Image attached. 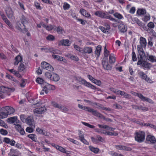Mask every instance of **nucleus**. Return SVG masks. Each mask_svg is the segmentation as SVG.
<instances>
[{"label":"nucleus","instance_id":"58836bf2","mask_svg":"<svg viewBox=\"0 0 156 156\" xmlns=\"http://www.w3.org/2000/svg\"><path fill=\"white\" fill-rule=\"evenodd\" d=\"M34 125L32 126L31 127H27L26 129V131L29 133H32L34 130Z\"/></svg>","mask_w":156,"mask_h":156},{"label":"nucleus","instance_id":"e2e57ef3","mask_svg":"<svg viewBox=\"0 0 156 156\" xmlns=\"http://www.w3.org/2000/svg\"><path fill=\"white\" fill-rule=\"evenodd\" d=\"M63 8L64 10L69 9L70 7V5L67 3H64L63 5Z\"/></svg>","mask_w":156,"mask_h":156},{"label":"nucleus","instance_id":"f8f14e48","mask_svg":"<svg viewBox=\"0 0 156 156\" xmlns=\"http://www.w3.org/2000/svg\"><path fill=\"white\" fill-rule=\"evenodd\" d=\"M41 66L43 69L50 71H53L54 70L52 66L45 62H42L41 64Z\"/></svg>","mask_w":156,"mask_h":156},{"label":"nucleus","instance_id":"bf43d9fd","mask_svg":"<svg viewBox=\"0 0 156 156\" xmlns=\"http://www.w3.org/2000/svg\"><path fill=\"white\" fill-rule=\"evenodd\" d=\"M147 26L148 28H150L149 29H151L154 28L155 27L154 23L151 22L149 23L147 25Z\"/></svg>","mask_w":156,"mask_h":156},{"label":"nucleus","instance_id":"a18cd8bd","mask_svg":"<svg viewBox=\"0 0 156 156\" xmlns=\"http://www.w3.org/2000/svg\"><path fill=\"white\" fill-rule=\"evenodd\" d=\"M151 16L149 14H146L143 19V20L145 22H147L150 19Z\"/></svg>","mask_w":156,"mask_h":156},{"label":"nucleus","instance_id":"f3484780","mask_svg":"<svg viewBox=\"0 0 156 156\" xmlns=\"http://www.w3.org/2000/svg\"><path fill=\"white\" fill-rule=\"evenodd\" d=\"M102 14V18L108 19L112 21H115V19L109 15L107 12H103Z\"/></svg>","mask_w":156,"mask_h":156},{"label":"nucleus","instance_id":"dca6fc26","mask_svg":"<svg viewBox=\"0 0 156 156\" xmlns=\"http://www.w3.org/2000/svg\"><path fill=\"white\" fill-rule=\"evenodd\" d=\"M146 140L147 141L151 144H154L156 142V139L154 136L148 135L146 137Z\"/></svg>","mask_w":156,"mask_h":156},{"label":"nucleus","instance_id":"20e7f679","mask_svg":"<svg viewBox=\"0 0 156 156\" xmlns=\"http://www.w3.org/2000/svg\"><path fill=\"white\" fill-rule=\"evenodd\" d=\"M135 134V138L136 141L139 143L144 141L145 136V133L144 132L139 131L136 132Z\"/></svg>","mask_w":156,"mask_h":156},{"label":"nucleus","instance_id":"4be33fe9","mask_svg":"<svg viewBox=\"0 0 156 156\" xmlns=\"http://www.w3.org/2000/svg\"><path fill=\"white\" fill-rule=\"evenodd\" d=\"M133 21L135 22L139 26L142 28L143 29L144 27H146L145 25L136 17L134 18L133 19Z\"/></svg>","mask_w":156,"mask_h":156},{"label":"nucleus","instance_id":"0e129e2a","mask_svg":"<svg viewBox=\"0 0 156 156\" xmlns=\"http://www.w3.org/2000/svg\"><path fill=\"white\" fill-rule=\"evenodd\" d=\"M98 86H100L101 84V82L100 80H98L95 79L92 82Z\"/></svg>","mask_w":156,"mask_h":156},{"label":"nucleus","instance_id":"37998d69","mask_svg":"<svg viewBox=\"0 0 156 156\" xmlns=\"http://www.w3.org/2000/svg\"><path fill=\"white\" fill-rule=\"evenodd\" d=\"M8 116L7 114L5 111H2V112H0V119H3L7 117Z\"/></svg>","mask_w":156,"mask_h":156},{"label":"nucleus","instance_id":"9d476101","mask_svg":"<svg viewBox=\"0 0 156 156\" xmlns=\"http://www.w3.org/2000/svg\"><path fill=\"white\" fill-rule=\"evenodd\" d=\"M138 74L140 77L145 80L147 82L150 83H153L154 82L150 78L147 77L144 72H139L138 73Z\"/></svg>","mask_w":156,"mask_h":156},{"label":"nucleus","instance_id":"3c124183","mask_svg":"<svg viewBox=\"0 0 156 156\" xmlns=\"http://www.w3.org/2000/svg\"><path fill=\"white\" fill-rule=\"evenodd\" d=\"M52 57L54 58H56L57 60L60 61H62V60H63V57L60 56L59 55H52Z\"/></svg>","mask_w":156,"mask_h":156},{"label":"nucleus","instance_id":"39448f33","mask_svg":"<svg viewBox=\"0 0 156 156\" xmlns=\"http://www.w3.org/2000/svg\"><path fill=\"white\" fill-rule=\"evenodd\" d=\"M45 76L48 79L55 82L58 81L60 79L59 76L54 73L46 72L45 73Z\"/></svg>","mask_w":156,"mask_h":156},{"label":"nucleus","instance_id":"69168bd1","mask_svg":"<svg viewBox=\"0 0 156 156\" xmlns=\"http://www.w3.org/2000/svg\"><path fill=\"white\" fill-rule=\"evenodd\" d=\"M15 152L16 151L15 149L12 148L10 149V152L8 154L9 156H11L14 155L13 154L15 153Z\"/></svg>","mask_w":156,"mask_h":156},{"label":"nucleus","instance_id":"a211bd4d","mask_svg":"<svg viewBox=\"0 0 156 156\" xmlns=\"http://www.w3.org/2000/svg\"><path fill=\"white\" fill-rule=\"evenodd\" d=\"M23 62L22 57L19 55H18L14 59L13 64L15 66H17L19 63H20Z\"/></svg>","mask_w":156,"mask_h":156},{"label":"nucleus","instance_id":"052dcab7","mask_svg":"<svg viewBox=\"0 0 156 156\" xmlns=\"http://www.w3.org/2000/svg\"><path fill=\"white\" fill-rule=\"evenodd\" d=\"M0 133L2 135H6L8 134V132L6 130L1 129L0 130Z\"/></svg>","mask_w":156,"mask_h":156},{"label":"nucleus","instance_id":"7c9ffc66","mask_svg":"<svg viewBox=\"0 0 156 156\" xmlns=\"http://www.w3.org/2000/svg\"><path fill=\"white\" fill-rule=\"evenodd\" d=\"M90 112L92 113L93 115L96 116L100 118H102L103 117V115L101 114L94 109L91 108Z\"/></svg>","mask_w":156,"mask_h":156},{"label":"nucleus","instance_id":"6e6552de","mask_svg":"<svg viewBox=\"0 0 156 156\" xmlns=\"http://www.w3.org/2000/svg\"><path fill=\"white\" fill-rule=\"evenodd\" d=\"M130 93L135 96H137L143 101H146L150 103H152L153 102V101L151 99L145 97L141 94L137 93L133 91H131Z\"/></svg>","mask_w":156,"mask_h":156},{"label":"nucleus","instance_id":"8fccbe9b","mask_svg":"<svg viewBox=\"0 0 156 156\" xmlns=\"http://www.w3.org/2000/svg\"><path fill=\"white\" fill-rule=\"evenodd\" d=\"M56 27L55 26H53L51 25H49L47 26L45 29L48 30L49 31L52 30L53 29H54V30L56 29Z\"/></svg>","mask_w":156,"mask_h":156},{"label":"nucleus","instance_id":"603ef678","mask_svg":"<svg viewBox=\"0 0 156 156\" xmlns=\"http://www.w3.org/2000/svg\"><path fill=\"white\" fill-rule=\"evenodd\" d=\"M114 16L119 19H121L123 18V16L121 14L118 12H116L114 14Z\"/></svg>","mask_w":156,"mask_h":156},{"label":"nucleus","instance_id":"864d4df0","mask_svg":"<svg viewBox=\"0 0 156 156\" xmlns=\"http://www.w3.org/2000/svg\"><path fill=\"white\" fill-rule=\"evenodd\" d=\"M74 48L77 51H78L80 52L81 53L82 51V49L81 48L79 47V46L74 44H73Z\"/></svg>","mask_w":156,"mask_h":156},{"label":"nucleus","instance_id":"a19ab883","mask_svg":"<svg viewBox=\"0 0 156 156\" xmlns=\"http://www.w3.org/2000/svg\"><path fill=\"white\" fill-rule=\"evenodd\" d=\"M28 137L31 139L32 140L36 142L37 139L36 136L34 134H30L28 135Z\"/></svg>","mask_w":156,"mask_h":156},{"label":"nucleus","instance_id":"5fc2aeb1","mask_svg":"<svg viewBox=\"0 0 156 156\" xmlns=\"http://www.w3.org/2000/svg\"><path fill=\"white\" fill-rule=\"evenodd\" d=\"M98 28L102 32L105 33H107L108 32V30L102 26H99Z\"/></svg>","mask_w":156,"mask_h":156},{"label":"nucleus","instance_id":"2eb2a0df","mask_svg":"<svg viewBox=\"0 0 156 156\" xmlns=\"http://www.w3.org/2000/svg\"><path fill=\"white\" fill-rule=\"evenodd\" d=\"M71 44L70 42L68 39H63L61 40L58 43L59 45L69 46Z\"/></svg>","mask_w":156,"mask_h":156},{"label":"nucleus","instance_id":"6e6d98bb","mask_svg":"<svg viewBox=\"0 0 156 156\" xmlns=\"http://www.w3.org/2000/svg\"><path fill=\"white\" fill-rule=\"evenodd\" d=\"M106 47V45H105L104 48V55L105 57H107L109 55V51L107 50Z\"/></svg>","mask_w":156,"mask_h":156},{"label":"nucleus","instance_id":"c03bdc74","mask_svg":"<svg viewBox=\"0 0 156 156\" xmlns=\"http://www.w3.org/2000/svg\"><path fill=\"white\" fill-rule=\"evenodd\" d=\"M57 32L58 34H62L63 33H65V31L63 28L60 27L58 26L57 28Z\"/></svg>","mask_w":156,"mask_h":156},{"label":"nucleus","instance_id":"b1692460","mask_svg":"<svg viewBox=\"0 0 156 156\" xmlns=\"http://www.w3.org/2000/svg\"><path fill=\"white\" fill-rule=\"evenodd\" d=\"M7 121L8 122L10 123H17L19 120L17 119V117L16 116H14L13 117H10L8 118Z\"/></svg>","mask_w":156,"mask_h":156},{"label":"nucleus","instance_id":"9b49d317","mask_svg":"<svg viewBox=\"0 0 156 156\" xmlns=\"http://www.w3.org/2000/svg\"><path fill=\"white\" fill-rule=\"evenodd\" d=\"M41 50L45 52H51L54 54H59V51L52 48H48L46 46H44L41 48Z\"/></svg>","mask_w":156,"mask_h":156},{"label":"nucleus","instance_id":"49530a36","mask_svg":"<svg viewBox=\"0 0 156 156\" xmlns=\"http://www.w3.org/2000/svg\"><path fill=\"white\" fill-rule=\"evenodd\" d=\"M20 86L21 87H24L26 84V80L24 79H22L20 80V82L19 83Z\"/></svg>","mask_w":156,"mask_h":156},{"label":"nucleus","instance_id":"412c9836","mask_svg":"<svg viewBox=\"0 0 156 156\" xmlns=\"http://www.w3.org/2000/svg\"><path fill=\"white\" fill-rule=\"evenodd\" d=\"M116 149L119 150H123L126 151H130L131 148L130 147L122 145L115 146Z\"/></svg>","mask_w":156,"mask_h":156},{"label":"nucleus","instance_id":"423d86ee","mask_svg":"<svg viewBox=\"0 0 156 156\" xmlns=\"http://www.w3.org/2000/svg\"><path fill=\"white\" fill-rule=\"evenodd\" d=\"M55 89V87L53 85H51L48 83L44 86L42 91L40 92L41 95H43L44 92L47 94L49 90H54Z\"/></svg>","mask_w":156,"mask_h":156},{"label":"nucleus","instance_id":"13d9d810","mask_svg":"<svg viewBox=\"0 0 156 156\" xmlns=\"http://www.w3.org/2000/svg\"><path fill=\"white\" fill-rule=\"evenodd\" d=\"M82 123L84 125L87 127H88L90 128H95V126H94L90 124H89L85 122H82Z\"/></svg>","mask_w":156,"mask_h":156},{"label":"nucleus","instance_id":"4468645a","mask_svg":"<svg viewBox=\"0 0 156 156\" xmlns=\"http://www.w3.org/2000/svg\"><path fill=\"white\" fill-rule=\"evenodd\" d=\"M46 109L44 107H41L35 109L33 111L35 114H43L46 112Z\"/></svg>","mask_w":156,"mask_h":156},{"label":"nucleus","instance_id":"bb28decb","mask_svg":"<svg viewBox=\"0 0 156 156\" xmlns=\"http://www.w3.org/2000/svg\"><path fill=\"white\" fill-rule=\"evenodd\" d=\"M80 12L82 15L88 18H91V16L90 13L84 9H81L80 10Z\"/></svg>","mask_w":156,"mask_h":156},{"label":"nucleus","instance_id":"72a5a7b5","mask_svg":"<svg viewBox=\"0 0 156 156\" xmlns=\"http://www.w3.org/2000/svg\"><path fill=\"white\" fill-rule=\"evenodd\" d=\"M109 61L110 63H113L115 61V58L113 54H111L109 56Z\"/></svg>","mask_w":156,"mask_h":156},{"label":"nucleus","instance_id":"c756f323","mask_svg":"<svg viewBox=\"0 0 156 156\" xmlns=\"http://www.w3.org/2000/svg\"><path fill=\"white\" fill-rule=\"evenodd\" d=\"M6 12L7 16L9 18H12L13 17V12L11 8H7L6 10Z\"/></svg>","mask_w":156,"mask_h":156},{"label":"nucleus","instance_id":"f03ea898","mask_svg":"<svg viewBox=\"0 0 156 156\" xmlns=\"http://www.w3.org/2000/svg\"><path fill=\"white\" fill-rule=\"evenodd\" d=\"M139 43L140 45H137V49L139 54L143 55L144 54H145L143 48H146L147 44L146 39L142 37H140L139 39Z\"/></svg>","mask_w":156,"mask_h":156},{"label":"nucleus","instance_id":"aec40b11","mask_svg":"<svg viewBox=\"0 0 156 156\" xmlns=\"http://www.w3.org/2000/svg\"><path fill=\"white\" fill-rule=\"evenodd\" d=\"M102 65L104 68L107 70H110L111 69V66L108 64V62L103 61L102 62Z\"/></svg>","mask_w":156,"mask_h":156},{"label":"nucleus","instance_id":"2f4dec72","mask_svg":"<svg viewBox=\"0 0 156 156\" xmlns=\"http://www.w3.org/2000/svg\"><path fill=\"white\" fill-rule=\"evenodd\" d=\"M147 59L151 62H156V57L152 55H147Z\"/></svg>","mask_w":156,"mask_h":156},{"label":"nucleus","instance_id":"680f3d73","mask_svg":"<svg viewBox=\"0 0 156 156\" xmlns=\"http://www.w3.org/2000/svg\"><path fill=\"white\" fill-rule=\"evenodd\" d=\"M132 60L134 62L136 61L137 60V58L135 53L134 51L132 52Z\"/></svg>","mask_w":156,"mask_h":156},{"label":"nucleus","instance_id":"6ab92c4d","mask_svg":"<svg viewBox=\"0 0 156 156\" xmlns=\"http://www.w3.org/2000/svg\"><path fill=\"white\" fill-rule=\"evenodd\" d=\"M118 28L120 31L122 33H125L127 30V26L124 23H120L118 26Z\"/></svg>","mask_w":156,"mask_h":156},{"label":"nucleus","instance_id":"4d7b16f0","mask_svg":"<svg viewBox=\"0 0 156 156\" xmlns=\"http://www.w3.org/2000/svg\"><path fill=\"white\" fill-rule=\"evenodd\" d=\"M21 20L22 24H23V26H24V24L27 22V20L26 18L23 15H22L21 18Z\"/></svg>","mask_w":156,"mask_h":156},{"label":"nucleus","instance_id":"ddd939ff","mask_svg":"<svg viewBox=\"0 0 156 156\" xmlns=\"http://www.w3.org/2000/svg\"><path fill=\"white\" fill-rule=\"evenodd\" d=\"M2 110L5 111L8 115H9L13 114L15 112V110L13 108L9 106H6L3 108H2Z\"/></svg>","mask_w":156,"mask_h":156},{"label":"nucleus","instance_id":"0eeeda50","mask_svg":"<svg viewBox=\"0 0 156 156\" xmlns=\"http://www.w3.org/2000/svg\"><path fill=\"white\" fill-rule=\"evenodd\" d=\"M93 49L90 47H85L82 49L81 53L83 56L85 58H88V54H91L93 53Z\"/></svg>","mask_w":156,"mask_h":156},{"label":"nucleus","instance_id":"cd10ccee","mask_svg":"<svg viewBox=\"0 0 156 156\" xmlns=\"http://www.w3.org/2000/svg\"><path fill=\"white\" fill-rule=\"evenodd\" d=\"M52 146L60 151L63 153H67V151L64 148L55 144H53Z\"/></svg>","mask_w":156,"mask_h":156},{"label":"nucleus","instance_id":"09e8293b","mask_svg":"<svg viewBox=\"0 0 156 156\" xmlns=\"http://www.w3.org/2000/svg\"><path fill=\"white\" fill-rule=\"evenodd\" d=\"M47 40L49 41H52L55 40V37L53 35L49 34L46 38Z\"/></svg>","mask_w":156,"mask_h":156},{"label":"nucleus","instance_id":"e433bc0d","mask_svg":"<svg viewBox=\"0 0 156 156\" xmlns=\"http://www.w3.org/2000/svg\"><path fill=\"white\" fill-rule=\"evenodd\" d=\"M101 49V45H99L96 48L95 53L97 56L98 57L100 55Z\"/></svg>","mask_w":156,"mask_h":156},{"label":"nucleus","instance_id":"c85d7f7f","mask_svg":"<svg viewBox=\"0 0 156 156\" xmlns=\"http://www.w3.org/2000/svg\"><path fill=\"white\" fill-rule=\"evenodd\" d=\"M25 122L30 126L34 125L33 118L31 116H28L26 118Z\"/></svg>","mask_w":156,"mask_h":156},{"label":"nucleus","instance_id":"f704fd0d","mask_svg":"<svg viewBox=\"0 0 156 156\" xmlns=\"http://www.w3.org/2000/svg\"><path fill=\"white\" fill-rule=\"evenodd\" d=\"M26 68L25 66L24 65V62H21L20 63L18 68V70L19 72H21L23 71Z\"/></svg>","mask_w":156,"mask_h":156},{"label":"nucleus","instance_id":"de8ad7c7","mask_svg":"<svg viewBox=\"0 0 156 156\" xmlns=\"http://www.w3.org/2000/svg\"><path fill=\"white\" fill-rule=\"evenodd\" d=\"M36 130L37 132L40 134H42L43 135H47L46 134L45 131H44L42 129L40 128L39 127H38L36 129Z\"/></svg>","mask_w":156,"mask_h":156},{"label":"nucleus","instance_id":"473e14b6","mask_svg":"<svg viewBox=\"0 0 156 156\" xmlns=\"http://www.w3.org/2000/svg\"><path fill=\"white\" fill-rule=\"evenodd\" d=\"M102 133L109 136H116L118 135V133L114 131L112 132L109 131H106L105 130H104V132H102Z\"/></svg>","mask_w":156,"mask_h":156},{"label":"nucleus","instance_id":"a878e982","mask_svg":"<svg viewBox=\"0 0 156 156\" xmlns=\"http://www.w3.org/2000/svg\"><path fill=\"white\" fill-rule=\"evenodd\" d=\"M144 30L150 34H151L153 36L156 37V33L153 29H149L146 27H144Z\"/></svg>","mask_w":156,"mask_h":156},{"label":"nucleus","instance_id":"79ce46f5","mask_svg":"<svg viewBox=\"0 0 156 156\" xmlns=\"http://www.w3.org/2000/svg\"><path fill=\"white\" fill-rule=\"evenodd\" d=\"M51 104L55 108H57L60 109L61 108L62 105L57 103L55 101H52Z\"/></svg>","mask_w":156,"mask_h":156},{"label":"nucleus","instance_id":"1a4fd4ad","mask_svg":"<svg viewBox=\"0 0 156 156\" xmlns=\"http://www.w3.org/2000/svg\"><path fill=\"white\" fill-rule=\"evenodd\" d=\"M77 80L81 83L88 87L90 88L93 90H95L96 87L89 82H87L84 79L81 77H78Z\"/></svg>","mask_w":156,"mask_h":156},{"label":"nucleus","instance_id":"c9c22d12","mask_svg":"<svg viewBox=\"0 0 156 156\" xmlns=\"http://www.w3.org/2000/svg\"><path fill=\"white\" fill-rule=\"evenodd\" d=\"M146 12V10L142 8L138 9L137 11V13L139 16L144 15L145 14Z\"/></svg>","mask_w":156,"mask_h":156},{"label":"nucleus","instance_id":"393cba45","mask_svg":"<svg viewBox=\"0 0 156 156\" xmlns=\"http://www.w3.org/2000/svg\"><path fill=\"white\" fill-rule=\"evenodd\" d=\"M98 126L100 128L107 129V130L111 131H113L115 129V128L111 127L105 125L98 124Z\"/></svg>","mask_w":156,"mask_h":156},{"label":"nucleus","instance_id":"338daca9","mask_svg":"<svg viewBox=\"0 0 156 156\" xmlns=\"http://www.w3.org/2000/svg\"><path fill=\"white\" fill-rule=\"evenodd\" d=\"M97 139L98 141H99L104 142L105 141V139L104 138L101 137L99 135H97L96 136Z\"/></svg>","mask_w":156,"mask_h":156},{"label":"nucleus","instance_id":"5701e85b","mask_svg":"<svg viewBox=\"0 0 156 156\" xmlns=\"http://www.w3.org/2000/svg\"><path fill=\"white\" fill-rule=\"evenodd\" d=\"M3 142L9 144L11 146H14L16 142L13 140H10L9 138L5 137L3 139Z\"/></svg>","mask_w":156,"mask_h":156},{"label":"nucleus","instance_id":"4c0bfd02","mask_svg":"<svg viewBox=\"0 0 156 156\" xmlns=\"http://www.w3.org/2000/svg\"><path fill=\"white\" fill-rule=\"evenodd\" d=\"M89 149L90 151L95 154L98 153L99 151V149L97 148H95L92 146H90Z\"/></svg>","mask_w":156,"mask_h":156},{"label":"nucleus","instance_id":"774afa93","mask_svg":"<svg viewBox=\"0 0 156 156\" xmlns=\"http://www.w3.org/2000/svg\"><path fill=\"white\" fill-rule=\"evenodd\" d=\"M36 82L39 84H42L44 82V80L41 78H37L36 79Z\"/></svg>","mask_w":156,"mask_h":156},{"label":"nucleus","instance_id":"7ed1b4c3","mask_svg":"<svg viewBox=\"0 0 156 156\" xmlns=\"http://www.w3.org/2000/svg\"><path fill=\"white\" fill-rule=\"evenodd\" d=\"M145 56V54H144L143 55H141V54H139V55L138 57V61L137 63V65H142L143 67L147 69H150L151 67V63L144 61Z\"/></svg>","mask_w":156,"mask_h":156},{"label":"nucleus","instance_id":"f257e3e1","mask_svg":"<svg viewBox=\"0 0 156 156\" xmlns=\"http://www.w3.org/2000/svg\"><path fill=\"white\" fill-rule=\"evenodd\" d=\"M14 88H10L4 86H0V98H3L10 95L11 92L14 91Z\"/></svg>","mask_w":156,"mask_h":156},{"label":"nucleus","instance_id":"ea45409f","mask_svg":"<svg viewBox=\"0 0 156 156\" xmlns=\"http://www.w3.org/2000/svg\"><path fill=\"white\" fill-rule=\"evenodd\" d=\"M23 24H21L20 22H18L16 23V28L20 31H22V26Z\"/></svg>","mask_w":156,"mask_h":156}]
</instances>
